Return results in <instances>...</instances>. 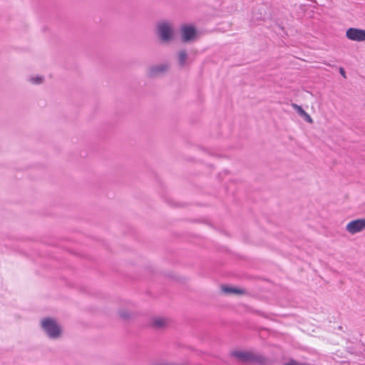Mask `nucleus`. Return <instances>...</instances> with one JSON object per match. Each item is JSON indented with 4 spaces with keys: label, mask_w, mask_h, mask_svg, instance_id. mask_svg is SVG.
<instances>
[{
    "label": "nucleus",
    "mask_w": 365,
    "mask_h": 365,
    "mask_svg": "<svg viewBox=\"0 0 365 365\" xmlns=\"http://www.w3.org/2000/svg\"><path fill=\"white\" fill-rule=\"evenodd\" d=\"M292 107L294 108V110L297 112V113L307 123H312L313 119L310 116L309 113H307L304 109L299 105H297V103H292L291 104Z\"/></svg>",
    "instance_id": "obj_8"
},
{
    "label": "nucleus",
    "mask_w": 365,
    "mask_h": 365,
    "mask_svg": "<svg viewBox=\"0 0 365 365\" xmlns=\"http://www.w3.org/2000/svg\"><path fill=\"white\" fill-rule=\"evenodd\" d=\"M41 324L42 329L50 339H57L61 335V328L54 319L46 317Z\"/></svg>",
    "instance_id": "obj_2"
},
{
    "label": "nucleus",
    "mask_w": 365,
    "mask_h": 365,
    "mask_svg": "<svg viewBox=\"0 0 365 365\" xmlns=\"http://www.w3.org/2000/svg\"><path fill=\"white\" fill-rule=\"evenodd\" d=\"M168 69V66L166 64H160L157 66H152L150 68L149 76L155 77L160 73H163L166 72Z\"/></svg>",
    "instance_id": "obj_10"
},
{
    "label": "nucleus",
    "mask_w": 365,
    "mask_h": 365,
    "mask_svg": "<svg viewBox=\"0 0 365 365\" xmlns=\"http://www.w3.org/2000/svg\"><path fill=\"white\" fill-rule=\"evenodd\" d=\"M180 32L182 41L190 43L195 41L199 36L207 31L197 30L194 24H182Z\"/></svg>",
    "instance_id": "obj_3"
},
{
    "label": "nucleus",
    "mask_w": 365,
    "mask_h": 365,
    "mask_svg": "<svg viewBox=\"0 0 365 365\" xmlns=\"http://www.w3.org/2000/svg\"><path fill=\"white\" fill-rule=\"evenodd\" d=\"M365 230V218H356L349 222L346 225V230L355 235Z\"/></svg>",
    "instance_id": "obj_5"
},
{
    "label": "nucleus",
    "mask_w": 365,
    "mask_h": 365,
    "mask_svg": "<svg viewBox=\"0 0 365 365\" xmlns=\"http://www.w3.org/2000/svg\"><path fill=\"white\" fill-rule=\"evenodd\" d=\"M346 37L353 41H365V29L350 27L346 31Z\"/></svg>",
    "instance_id": "obj_6"
},
{
    "label": "nucleus",
    "mask_w": 365,
    "mask_h": 365,
    "mask_svg": "<svg viewBox=\"0 0 365 365\" xmlns=\"http://www.w3.org/2000/svg\"><path fill=\"white\" fill-rule=\"evenodd\" d=\"M253 364L268 365L270 364V360L262 355H259L252 352V364Z\"/></svg>",
    "instance_id": "obj_11"
},
{
    "label": "nucleus",
    "mask_w": 365,
    "mask_h": 365,
    "mask_svg": "<svg viewBox=\"0 0 365 365\" xmlns=\"http://www.w3.org/2000/svg\"><path fill=\"white\" fill-rule=\"evenodd\" d=\"M252 313H253V312H257V313H258V311H255V310H254L253 309H252Z\"/></svg>",
    "instance_id": "obj_21"
},
{
    "label": "nucleus",
    "mask_w": 365,
    "mask_h": 365,
    "mask_svg": "<svg viewBox=\"0 0 365 365\" xmlns=\"http://www.w3.org/2000/svg\"><path fill=\"white\" fill-rule=\"evenodd\" d=\"M269 21L273 23H282L272 6L266 3L257 4L252 9V21Z\"/></svg>",
    "instance_id": "obj_1"
},
{
    "label": "nucleus",
    "mask_w": 365,
    "mask_h": 365,
    "mask_svg": "<svg viewBox=\"0 0 365 365\" xmlns=\"http://www.w3.org/2000/svg\"><path fill=\"white\" fill-rule=\"evenodd\" d=\"M222 292L226 294H243L245 293V290L241 288L232 287L227 284H222L221 286Z\"/></svg>",
    "instance_id": "obj_9"
},
{
    "label": "nucleus",
    "mask_w": 365,
    "mask_h": 365,
    "mask_svg": "<svg viewBox=\"0 0 365 365\" xmlns=\"http://www.w3.org/2000/svg\"><path fill=\"white\" fill-rule=\"evenodd\" d=\"M282 32H284V34H285V35H287V33H286V31H283Z\"/></svg>",
    "instance_id": "obj_23"
},
{
    "label": "nucleus",
    "mask_w": 365,
    "mask_h": 365,
    "mask_svg": "<svg viewBox=\"0 0 365 365\" xmlns=\"http://www.w3.org/2000/svg\"><path fill=\"white\" fill-rule=\"evenodd\" d=\"M44 78L43 76H37L30 78V81L34 84H41L43 83Z\"/></svg>",
    "instance_id": "obj_15"
},
{
    "label": "nucleus",
    "mask_w": 365,
    "mask_h": 365,
    "mask_svg": "<svg viewBox=\"0 0 365 365\" xmlns=\"http://www.w3.org/2000/svg\"><path fill=\"white\" fill-rule=\"evenodd\" d=\"M153 365H189L187 362L182 363V364H168V363H163V362H157L153 364Z\"/></svg>",
    "instance_id": "obj_17"
},
{
    "label": "nucleus",
    "mask_w": 365,
    "mask_h": 365,
    "mask_svg": "<svg viewBox=\"0 0 365 365\" xmlns=\"http://www.w3.org/2000/svg\"><path fill=\"white\" fill-rule=\"evenodd\" d=\"M274 26H275V29H274L275 31H277V29H278L279 34H281L280 31H284V27L282 26V24H274Z\"/></svg>",
    "instance_id": "obj_19"
},
{
    "label": "nucleus",
    "mask_w": 365,
    "mask_h": 365,
    "mask_svg": "<svg viewBox=\"0 0 365 365\" xmlns=\"http://www.w3.org/2000/svg\"><path fill=\"white\" fill-rule=\"evenodd\" d=\"M167 202H168V204H170V205H172V202H173V201H172L171 200H167Z\"/></svg>",
    "instance_id": "obj_20"
},
{
    "label": "nucleus",
    "mask_w": 365,
    "mask_h": 365,
    "mask_svg": "<svg viewBox=\"0 0 365 365\" xmlns=\"http://www.w3.org/2000/svg\"><path fill=\"white\" fill-rule=\"evenodd\" d=\"M172 24H158V35L163 42H169L173 39L174 31Z\"/></svg>",
    "instance_id": "obj_4"
},
{
    "label": "nucleus",
    "mask_w": 365,
    "mask_h": 365,
    "mask_svg": "<svg viewBox=\"0 0 365 365\" xmlns=\"http://www.w3.org/2000/svg\"><path fill=\"white\" fill-rule=\"evenodd\" d=\"M230 355L235 357L239 362L243 364L251 363V351L235 350L231 351Z\"/></svg>",
    "instance_id": "obj_7"
},
{
    "label": "nucleus",
    "mask_w": 365,
    "mask_h": 365,
    "mask_svg": "<svg viewBox=\"0 0 365 365\" xmlns=\"http://www.w3.org/2000/svg\"><path fill=\"white\" fill-rule=\"evenodd\" d=\"M339 73L343 78H346V71L343 67L339 68Z\"/></svg>",
    "instance_id": "obj_18"
},
{
    "label": "nucleus",
    "mask_w": 365,
    "mask_h": 365,
    "mask_svg": "<svg viewBox=\"0 0 365 365\" xmlns=\"http://www.w3.org/2000/svg\"><path fill=\"white\" fill-rule=\"evenodd\" d=\"M166 325V322L163 319H155L153 322V327L156 329L163 328Z\"/></svg>",
    "instance_id": "obj_13"
},
{
    "label": "nucleus",
    "mask_w": 365,
    "mask_h": 365,
    "mask_svg": "<svg viewBox=\"0 0 365 365\" xmlns=\"http://www.w3.org/2000/svg\"><path fill=\"white\" fill-rule=\"evenodd\" d=\"M282 32H284V34H285V35H287V33H286V31H283Z\"/></svg>",
    "instance_id": "obj_22"
},
{
    "label": "nucleus",
    "mask_w": 365,
    "mask_h": 365,
    "mask_svg": "<svg viewBox=\"0 0 365 365\" xmlns=\"http://www.w3.org/2000/svg\"><path fill=\"white\" fill-rule=\"evenodd\" d=\"M119 316L124 320H128L130 318V314L125 309H120L118 312Z\"/></svg>",
    "instance_id": "obj_14"
},
{
    "label": "nucleus",
    "mask_w": 365,
    "mask_h": 365,
    "mask_svg": "<svg viewBox=\"0 0 365 365\" xmlns=\"http://www.w3.org/2000/svg\"><path fill=\"white\" fill-rule=\"evenodd\" d=\"M284 365H308L307 363H301L294 359L290 358Z\"/></svg>",
    "instance_id": "obj_16"
},
{
    "label": "nucleus",
    "mask_w": 365,
    "mask_h": 365,
    "mask_svg": "<svg viewBox=\"0 0 365 365\" xmlns=\"http://www.w3.org/2000/svg\"><path fill=\"white\" fill-rule=\"evenodd\" d=\"M187 53L185 50H180L178 53V61L180 67H184L186 64Z\"/></svg>",
    "instance_id": "obj_12"
}]
</instances>
